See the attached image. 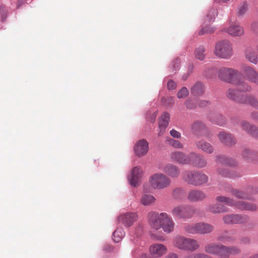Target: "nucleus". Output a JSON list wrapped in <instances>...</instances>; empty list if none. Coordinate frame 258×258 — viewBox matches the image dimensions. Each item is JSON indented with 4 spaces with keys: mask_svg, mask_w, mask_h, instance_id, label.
Wrapping results in <instances>:
<instances>
[{
    "mask_svg": "<svg viewBox=\"0 0 258 258\" xmlns=\"http://www.w3.org/2000/svg\"><path fill=\"white\" fill-rule=\"evenodd\" d=\"M207 127L202 121H194L191 125V132L196 136H203L207 132Z\"/></svg>",
    "mask_w": 258,
    "mask_h": 258,
    "instance_id": "nucleus-18",
    "label": "nucleus"
},
{
    "mask_svg": "<svg viewBox=\"0 0 258 258\" xmlns=\"http://www.w3.org/2000/svg\"><path fill=\"white\" fill-rule=\"evenodd\" d=\"M224 245L216 243H209L204 247L205 251L208 253L217 255L223 258Z\"/></svg>",
    "mask_w": 258,
    "mask_h": 258,
    "instance_id": "nucleus-10",
    "label": "nucleus"
},
{
    "mask_svg": "<svg viewBox=\"0 0 258 258\" xmlns=\"http://www.w3.org/2000/svg\"><path fill=\"white\" fill-rule=\"evenodd\" d=\"M215 28L210 26H206L202 28L199 32V35H202L205 34H211L215 32Z\"/></svg>",
    "mask_w": 258,
    "mask_h": 258,
    "instance_id": "nucleus-45",
    "label": "nucleus"
},
{
    "mask_svg": "<svg viewBox=\"0 0 258 258\" xmlns=\"http://www.w3.org/2000/svg\"><path fill=\"white\" fill-rule=\"evenodd\" d=\"M218 202L225 203L228 206H235L236 208L242 210L256 211V206L252 204L242 201L235 202V201L228 197L218 196L216 199Z\"/></svg>",
    "mask_w": 258,
    "mask_h": 258,
    "instance_id": "nucleus-4",
    "label": "nucleus"
},
{
    "mask_svg": "<svg viewBox=\"0 0 258 258\" xmlns=\"http://www.w3.org/2000/svg\"><path fill=\"white\" fill-rule=\"evenodd\" d=\"M167 142L169 145L171 146L173 148L176 149H182L183 147L182 144L177 140H175L171 138H169L167 139Z\"/></svg>",
    "mask_w": 258,
    "mask_h": 258,
    "instance_id": "nucleus-42",
    "label": "nucleus"
},
{
    "mask_svg": "<svg viewBox=\"0 0 258 258\" xmlns=\"http://www.w3.org/2000/svg\"><path fill=\"white\" fill-rule=\"evenodd\" d=\"M231 192L234 197L238 199H249L251 195L258 193V187L248 186L245 191L238 189H232Z\"/></svg>",
    "mask_w": 258,
    "mask_h": 258,
    "instance_id": "nucleus-9",
    "label": "nucleus"
},
{
    "mask_svg": "<svg viewBox=\"0 0 258 258\" xmlns=\"http://www.w3.org/2000/svg\"><path fill=\"white\" fill-rule=\"evenodd\" d=\"M223 220L227 224H240L246 222L247 217L238 214H231L224 216Z\"/></svg>",
    "mask_w": 258,
    "mask_h": 258,
    "instance_id": "nucleus-14",
    "label": "nucleus"
},
{
    "mask_svg": "<svg viewBox=\"0 0 258 258\" xmlns=\"http://www.w3.org/2000/svg\"><path fill=\"white\" fill-rule=\"evenodd\" d=\"M174 223L171 217L166 213H162V229L164 232L170 233L173 230Z\"/></svg>",
    "mask_w": 258,
    "mask_h": 258,
    "instance_id": "nucleus-19",
    "label": "nucleus"
},
{
    "mask_svg": "<svg viewBox=\"0 0 258 258\" xmlns=\"http://www.w3.org/2000/svg\"><path fill=\"white\" fill-rule=\"evenodd\" d=\"M190 153L186 155L182 152L175 151L170 154L171 159L174 162L181 164H190Z\"/></svg>",
    "mask_w": 258,
    "mask_h": 258,
    "instance_id": "nucleus-13",
    "label": "nucleus"
},
{
    "mask_svg": "<svg viewBox=\"0 0 258 258\" xmlns=\"http://www.w3.org/2000/svg\"><path fill=\"white\" fill-rule=\"evenodd\" d=\"M170 183V180L166 177L162 175V188L167 187Z\"/></svg>",
    "mask_w": 258,
    "mask_h": 258,
    "instance_id": "nucleus-54",
    "label": "nucleus"
},
{
    "mask_svg": "<svg viewBox=\"0 0 258 258\" xmlns=\"http://www.w3.org/2000/svg\"><path fill=\"white\" fill-rule=\"evenodd\" d=\"M195 212V208L189 206H177L172 210L173 215L179 218H191Z\"/></svg>",
    "mask_w": 258,
    "mask_h": 258,
    "instance_id": "nucleus-7",
    "label": "nucleus"
},
{
    "mask_svg": "<svg viewBox=\"0 0 258 258\" xmlns=\"http://www.w3.org/2000/svg\"><path fill=\"white\" fill-rule=\"evenodd\" d=\"M223 31L233 37H240L244 34L243 27L236 24H232L228 28H225Z\"/></svg>",
    "mask_w": 258,
    "mask_h": 258,
    "instance_id": "nucleus-16",
    "label": "nucleus"
},
{
    "mask_svg": "<svg viewBox=\"0 0 258 258\" xmlns=\"http://www.w3.org/2000/svg\"><path fill=\"white\" fill-rule=\"evenodd\" d=\"M198 223L195 224H187L184 225V230L188 234H198Z\"/></svg>",
    "mask_w": 258,
    "mask_h": 258,
    "instance_id": "nucleus-38",
    "label": "nucleus"
},
{
    "mask_svg": "<svg viewBox=\"0 0 258 258\" xmlns=\"http://www.w3.org/2000/svg\"><path fill=\"white\" fill-rule=\"evenodd\" d=\"M143 171L140 167L136 166L131 170L130 175L128 176V180L133 186L139 184L142 176Z\"/></svg>",
    "mask_w": 258,
    "mask_h": 258,
    "instance_id": "nucleus-11",
    "label": "nucleus"
},
{
    "mask_svg": "<svg viewBox=\"0 0 258 258\" xmlns=\"http://www.w3.org/2000/svg\"><path fill=\"white\" fill-rule=\"evenodd\" d=\"M165 172L172 177H175L179 174V170L174 165H167L164 169Z\"/></svg>",
    "mask_w": 258,
    "mask_h": 258,
    "instance_id": "nucleus-40",
    "label": "nucleus"
},
{
    "mask_svg": "<svg viewBox=\"0 0 258 258\" xmlns=\"http://www.w3.org/2000/svg\"><path fill=\"white\" fill-rule=\"evenodd\" d=\"M149 223L151 227V237L153 239L159 240L161 238L160 230L161 228V214L151 212L148 214Z\"/></svg>",
    "mask_w": 258,
    "mask_h": 258,
    "instance_id": "nucleus-1",
    "label": "nucleus"
},
{
    "mask_svg": "<svg viewBox=\"0 0 258 258\" xmlns=\"http://www.w3.org/2000/svg\"><path fill=\"white\" fill-rule=\"evenodd\" d=\"M191 93L194 95H201L204 93V86L202 83L197 82L191 89Z\"/></svg>",
    "mask_w": 258,
    "mask_h": 258,
    "instance_id": "nucleus-34",
    "label": "nucleus"
},
{
    "mask_svg": "<svg viewBox=\"0 0 258 258\" xmlns=\"http://www.w3.org/2000/svg\"><path fill=\"white\" fill-rule=\"evenodd\" d=\"M251 116L253 118L256 119L258 120V113H253L251 115Z\"/></svg>",
    "mask_w": 258,
    "mask_h": 258,
    "instance_id": "nucleus-63",
    "label": "nucleus"
},
{
    "mask_svg": "<svg viewBox=\"0 0 258 258\" xmlns=\"http://www.w3.org/2000/svg\"><path fill=\"white\" fill-rule=\"evenodd\" d=\"M238 91V89L230 88L226 91L225 95L229 99L240 103L239 101L242 98V95H239Z\"/></svg>",
    "mask_w": 258,
    "mask_h": 258,
    "instance_id": "nucleus-25",
    "label": "nucleus"
},
{
    "mask_svg": "<svg viewBox=\"0 0 258 258\" xmlns=\"http://www.w3.org/2000/svg\"><path fill=\"white\" fill-rule=\"evenodd\" d=\"M149 251L153 258L160 257L161 256V244L158 243L152 244L150 246Z\"/></svg>",
    "mask_w": 258,
    "mask_h": 258,
    "instance_id": "nucleus-31",
    "label": "nucleus"
},
{
    "mask_svg": "<svg viewBox=\"0 0 258 258\" xmlns=\"http://www.w3.org/2000/svg\"><path fill=\"white\" fill-rule=\"evenodd\" d=\"M239 101L240 104H248L258 109V99L252 95H242V98Z\"/></svg>",
    "mask_w": 258,
    "mask_h": 258,
    "instance_id": "nucleus-23",
    "label": "nucleus"
},
{
    "mask_svg": "<svg viewBox=\"0 0 258 258\" xmlns=\"http://www.w3.org/2000/svg\"><path fill=\"white\" fill-rule=\"evenodd\" d=\"M185 104L186 107L189 109H194L196 106L191 99L186 100L185 102Z\"/></svg>",
    "mask_w": 258,
    "mask_h": 258,
    "instance_id": "nucleus-53",
    "label": "nucleus"
},
{
    "mask_svg": "<svg viewBox=\"0 0 258 258\" xmlns=\"http://www.w3.org/2000/svg\"><path fill=\"white\" fill-rule=\"evenodd\" d=\"M240 241L243 244H248L250 242V239L248 237H243L241 238Z\"/></svg>",
    "mask_w": 258,
    "mask_h": 258,
    "instance_id": "nucleus-56",
    "label": "nucleus"
},
{
    "mask_svg": "<svg viewBox=\"0 0 258 258\" xmlns=\"http://www.w3.org/2000/svg\"><path fill=\"white\" fill-rule=\"evenodd\" d=\"M241 127L247 133L252 136L258 138V128L254 125H251L249 122L242 120L240 123Z\"/></svg>",
    "mask_w": 258,
    "mask_h": 258,
    "instance_id": "nucleus-22",
    "label": "nucleus"
},
{
    "mask_svg": "<svg viewBox=\"0 0 258 258\" xmlns=\"http://www.w3.org/2000/svg\"><path fill=\"white\" fill-rule=\"evenodd\" d=\"M179 63V61L178 59L175 60L174 61V67L176 70L178 67V63Z\"/></svg>",
    "mask_w": 258,
    "mask_h": 258,
    "instance_id": "nucleus-61",
    "label": "nucleus"
},
{
    "mask_svg": "<svg viewBox=\"0 0 258 258\" xmlns=\"http://www.w3.org/2000/svg\"><path fill=\"white\" fill-rule=\"evenodd\" d=\"M148 143L144 139L139 141L134 147L136 155L139 157L145 155L148 152Z\"/></svg>",
    "mask_w": 258,
    "mask_h": 258,
    "instance_id": "nucleus-17",
    "label": "nucleus"
},
{
    "mask_svg": "<svg viewBox=\"0 0 258 258\" xmlns=\"http://www.w3.org/2000/svg\"><path fill=\"white\" fill-rule=\"evenodd\" d=\"M245 55L246 58L250 62L256 64L257 62V56L254 50L251 48H247Z\"/></svg>",
    "mask_w": 258,
    "mask_h": 258,
    "instance_id": "nucleus-35",
    "label": "nucleus"
},
{
    "mask_svg": "<svg viewBox=\"0 0 258 258\" xmlns=\"http://www.w3.org/2000/svg\"><path fill=\"white\" fill-rule=\"evenodd\" d=\"M214 53L218 57L229 59L233 55L232 45L229 40H220L215 44Z\"/></svg>",
    "mask_w": 258,
    "mask_h": 258,
    "instance_id": "nucleus-2",
    "label": "nucleus"
},
{
    "mask_svg": "<svg viewBox=\"0 0 258 258\" xmlns=\"http://www.w3.org/2000/svg\"><path fill=\"white\" fill-rule=\"evenodd\" d=\"M208 210L213 213H222L228 212V208L220 204L211 205L208 207Z\"/></svg>",
    "mask_w": 258,
    "mask_h": 258,
    "instance_id": "nucleus-30",
    "label": "nucleus"
},
{
    "mask_svg": "<svg viewBox=\"0 0 258 258\" xmlns=\"http://www.w3.org/2000/svg\"><path fill=\"white\" fill-rule=\"evenodd\" d=\"M155 198L151 195L144 194L141 198V203L145 206H148L155 202Z\"/></svg>",
    "mask_w": 258,
    "mask_h": 258,
    "instance_id": "nucleus-37",
    "label": "nucleus"
},
{
    "mask_svg": "<svg viewBox=\"0 0 258 258\" xmlns=\"http://www.w3.org/2000/svg\"><path fill=\"white\" fill-rule=\"evenodd\" d=\"M198 234H205L210 233L213 230L212 225L204 222L198 223Z\"/></svg>",
    "mask_w": 258,
    "mask_h": 258,
    "instance_id": "nucleus-29",
    "label": "nucleus"
},
{
    "mask_svg": "<svg viewBox=\"0 0 258 258\" xmlns=\"http://www.w3.org/2000/svg\"><path fill=\"white\" fill-rule=\"evenodd\" d=\"M183 178L188 183L196 186L206 183L208 180V177L206 174L199 171H185Z\"/></svg>",
    "mask_w": 258,
    "mask_h": 258,
    "instance_id": "nucleus-3",
    "label": "nucleus"
},
{
    "mask_svg": "<svg viewBox=\"0 0 258 258\" xmlns=\"http://www.w3.org/2000/svg\"><path fill=\"white\" fill-rule=\"evenodd\" d=\"M213 72L214 71V69L213 68H208L205 70V75L207 77H211V75L210 74H208L207 72Z\"/></svg>",
    "mask_w": 258,
    "mask_h": 258,
    "instance_id": "nucleus-59",
    "label": "nucleus"
},
{
    "mask_svg": "<svg viewBox=\"0 0 258 258\" xmlns=\"http://www.w3.org/2000/svg\"><path fill=\"white\" fill-rule=\"evenodd\" d=\"M210 118L212 121L219 125H223L226 123L225 117L220 114H212Z\"/></svg>",
    "mask_w": 258,
    "mask_h": 258,
    "instance_id": "nucleus-36",
    "label": "nucleus"
},
{
    "mask_svg": "<svg viewBox=\"0 0 258 258\" xmlns=\"http://www.w3.org/2000/svg\"><path fill=\"white\" fill-rule=\"evenodd\" d=\"M168 104L172 103L173 102V98L172 97H170L168 99Z\"/></svg>",
    "mask_w": 258,
    "mask_h": 258,
    "instance_id": "nucleus-64",
    "label": "nucleus"
},
{
    "mask_svg": "<svg viewBox=\"0 0 258 258\" xmlns=\"http://www.w3.org/2000/svg\"><path fill=\"white\" fill-rule=\"evenodd\" d=\"M205 48L204 46H200L196 48L194 55L195 57L199 60H203L205 57Z\"/></svg>",
    "mask_w": 258,
    "mask_h": 258,
    "instance_id": "nucleus-39",
    "label": "nucleus"
},
{
    "mask_svg": "<svg viewBox=\"0 0 258 258\" xmlns=\"http://www.w3.org/2000/svg\"><path fill=\"white\" fill-rule=\"evenodd\" d=\"M193 69H194V66L192 65L189 64L188 66V68H187V69H188L187 70V73H186V75H184L182 76L183 80H185L188 78V77L192 72Z\"/></svg>",
    "mask_w": 258,
    "mask_h": 258,
    "instance_id": "nucleus-52",
    "label": "nucleus"
},
{
    "mask_svg": "<svg viewBox=\"0 0 258 258\" xmlns=\"http://www.w3.org/2000/svg\"><path fill=\"white\" fill-rule=\"evenodd\" d=\"M206 197V194L203 191L199 190H191L187 195L188 200L193 202L202 201Z\"/></svg>",
    "mask_w": 258,
    "mask_h": 258,
    "instance_id": "nucleus-21",
    "label": "nucleus"
},
{
    "mask_svg": "<svg viewBox=\"0 0 258 258\" xmlns=\"http://www.w3.org/2000/svg\"><path fill=\"white\" fill-rule=\"evenodd\" d=\"M189 92L185 87H183L177 93V97L179 99L184 98L188 96Z\"/></svg>",
    "mask_w": 258,
    "mask_h": 258,
    "instance_id": "nucleus-46",
    "label": "nucleus"
},
{
    "mask_svg": "<svg viewBox=\"0 0 258 258\" xmlns=\"http://www.w3.org/2000/svg\"><path fill=\"white\" fill-rule=\"evenodd\" d=\"M166 258H178L176 254L171 253L169 254Z\"/></svg>",
    "mask_w": 258,
    "mask_h": 258,
    "instance_id": "nucleus-60",
    "label": "nucleus"
},
{
    "mask_svg": "<svg viewBox=\"0 0 258 258\" xmlns=\"http://www.w3.org/2000/svg\"><path fill=\"white\" fill-rule=\"evenodd\" d=\"M233 84L238 86V90L240 92H249L251 90V86L244 81L241 80L240 79H236V83Z\"/></svg>",
    "mask_w": 258,
    "mask_h": 258,
    "instance_id": "nucleus-32",
    "label": "nucleus"
},
{
    "mask_svg": "<svg viewBox=\"0 0 258 258\" xmlns=\"http://www.w3.org/2000/svg\"><path fill=\"white\" fill-rule=\"evenodd\" d=\"M170 120V115L168 113H164L162 114V127H166Z\"/></svg>",
    "mask_w": 258,
    "mask_h": 258,
    "instance_id": "nucleus-48",
    "label": "nucleus"
},
{
    "mask_svg": "<svg viewBox=\"0 0 258 258\" xmlns=\"http://www.w3.org/2000/svg\"><path fill=\"white\" fill-rule=\"evenodd\" d=\"M149 182L151 187L154 189L161 188V174L155 173L150 178Z\"/></svg>",
    "mask_w": 258,
    "mask_h": 258,
    "instance_id": "nucleus-26",
    "label": "nucleus"
},
{
    "mask_svg": "<svg viewBox=\"0 0 258 258\" xmlns=\"http://www.w3.org/2000/svg\"><path fill=\"white\" fill-rule=\"evenodd\" d=\"M138 217L136 213H127L119 216L118 221L125 227H129L137 220Z\"/></svg>",
    "mask_w": 258,
    "mask_h": 258,
    "instance_id": "nucleus-12",
    "label": "nucleus"
},
{
    "mask_svg": "<svg viewBox=\"0 0 258 258\" xmlns=\"http://www.w3.org/2000/svg\"><path fill=\"white\" fill-rule=\"evenodd\" d=\"M196 147L205 152L208 154H211L214 151L213 146L208 142L204 140H201L197 142L196 143Z\"/></svg>",
    "mask_w": 258,
    "mask_h": 258,
    "instance_id": "nucleus-27",
    "label": "nucleus"
},
{
    "mask_svg": "<svg viewBox=\"0 0 258 258\" xmlns=\"http://www.w3.org/2000/svg\"><path fill=\"white\" fill-rule=\"evenodd\" d=\"M218 137L222 144L227 146H232L236 143L235 139L232 135L224 132L219 133Z\"/></svg>",
    "mask_w": 258,
    "mask_h": 258,
    "instance_id": "nucleus-20",
    "label": "nucleus"
},
{
    "mask_svg": "<svg viewBox=\"0 0 258 258\" xmlns=\"http://www.w3.org/2000/svg\"><path fill=\"white\" fill-rule=\"evenodd\" d=\"M184 258H213L212 256L201 253H192L185 256Z\"/></svg>",
    "mask_w": 258,
    "mask_h": 258,
    "instance_id": "nucleus-47",
    "label": "nucleus"
},
{
    "mask_svg": "<svg viewBox=\"0 0 258 258\" xmlns=\"http://www.w3.org/2000/svg\"><path fill=\"white\" fill-rule=\"evenodd\" d=\"M241 71L247 81L258 85V72L253 68L244 64L242 66Z\"/></svg>",
    "mask_w": 258,
    "mask_h": 258,
    "instance_id": "nucleus-8",
    "label": "nucleus"
},
{
    "mask_svg": "<svg viewBox=\"0 0 258 258\" xmlns=\"http://www.w3.org/2000/svg\"><path fill=\"white\" fill-rule=\"evenodd\" d=\"M219 78L223 82L233 84L239 76V72L233 68L221 67L218 72Z\"/></svg>",
    "mask_w": 258,
    "mask_h": 258,
    "instance_id": "nucleus-6",
    "label": "nucleus"
},
{
    "mask_svg": "<svg viewBox=\"0 0 258 258\" xmlns=\"http://www.w3.org/2000/svg\"><path fill=\"white\" fill-rule=\"evenodd\" d=\"M184 194L183 189L180 188H176L173 192L174 197L176 199L180 198Z\"/></svg>",
    "mask_w": 258,
    "mask_h": 258,
    "instance_id": "nucleus-49",
    "label": "nucleus"
},
{
    "mask_svg": "<svg viewBox=\"0 0 258 258\" xmlns=\"http://www.w3.org/2000/svg\"><path fill=\"white\" fill-rule=\"evenodd\" d=\"M167 87L168 90H172L176 88V84L173 80H170L167 82Z\"/></svg>",
    "mask_w": 258,
    "mask_h": 258,
    "instance_id": "nucleus-50",
    "label": "nucleus"
},
{
    "mask_svg": "<svg viewBox=\"0 0 258 258\" xmlns=\"http://www.w3.org/2000/svg\"><path fill=\"white\" fill-rule=\"evenodd\" d=\"M199 247L200 244L197 240L193 238H188L185 250L194 252L197 250Z\"/></svg>",
    "mask_w": 258,
    "mask_h": 258,
    "instance_id": "nucleus-33",
    "label": "nucleus"
},
{
    "mask_svg": "<svg viewBox=\"0 0 258 258\" xmlns=\"http://www.w3.org/2000/svg\"><path fill=\"white\" fill-rule=\"evenodd\" d=\"M209 102L206 100H201L199 103V106L201 107H205L209 105Z\"/></svg>",
    "mask_w": 258,
    "mask_h": 258,
    "instance_id": "nucleus-58",
    "label": "nucleus"
},
{
    "mask_svg": "<svg viewBox=\"0 0 258 258\" xmlns=\"http://www.w3.org/2000/svg\"><path fill=\"white\" fill-rule=\"evenodd\" d=\"M218 173L224 177H233V175L229 172V170L226 168L227 166H235L236 162L235 160L227 158L223 156H217L216 160Z\"/></svg>",
    "mask_w": 258,
    "mask_h": 258,
    "instance_id": "nucleus-5",
    "label": "nucleus"
},
{
    "mask_svg": "<svg viewBox=\"0 0 258 258\" xmlns=\"http://www.w3.org/2000/svg\"><path fill=\"white\" fill-rule=\"evenodd\" d=\"M139 258H153L152 256H149L146 254H142Z\"/></svg>",
    "mask_w": 258,
    "mask_h": 258,
    "instance_id": "nucleus-62",
    "label": "nucleus"
},
{
    "mask_svg": "<svg viewBox=\"0 0 258 258\" xmlns=\"http://www.w3.org/2000/svg\"><path fill=\"white\" fill-rule=\"evenodd\" d=\"M240 251V249L237 246H227L224 245L223 258H228L230 255H237Z\"/></svg>",
    "mask_w": 258,
    "mask_h": 258,
    "instance_id": "nucleus-24",
    "label": "nucleus"
},
{
    "mask_svg": "<svg viewBox=\"0 0 258 258\" xmlns=\"http://www.w3.org/2000/svg\"><path fill=\"white\" fill-rule=\"evenodd\" d=\"M170 134L174 138L179 139L181 137V134L174 129L170 131Z\"/></svg>",
    "mask_w": 258,
    "mask_h": 258,
    "instance_id": "nucleus-51",
    "label": "nucleus"
},
{
    "mask_svg": "<svg viewBox=\"0 0 258 258\" xmlns=\"http://www.w3.org/2000/svg\"><path fill=\"white\" fill-rule=\"evenodd\" d=\"M124 236V232L121 229L116 230L113 233V239L114 242H118Z\"/></svg>",
    "mask_w": 258,
    "mask_h": 258,
    "instance_id": "nucleus-41",
    "label": "nucleus"
},
{
    "mask_svg": "<svg viewBox=\"0 0 258 258\" xmlns=\"http://www.w3.org/2000/svg\"><path fill=\"white\" fill-rule=\"evenodd\" d=\"M248 10V5L246 3H243L238 8L237 15L238 17L243 16Z\"/></svg>",
    "mask_w": 258,
    "mask_h": 258,
    "instance_id": "nucleus-43",
    "label": "nucleus"
},
{
    "mask_svg": "<svg viewBox=\"0 0 258 258\" xmlns=\"http://www.w3.org/2000/svg\"><path fill=\"white\" fill-rule=\"evenodd\" d=\"M218 240L223 242L232 243L235 241V238L226 233L218 236Z\"/></svg>",
    "mask_w": 258,
    "mask_h": 258,
    "instance_id": "nucleus-44",
    "label": "nucleus"
},
{
    "mask_svg": "<svg viewBox=\"0 0 258 258\" xmlns=\"http://www.w3.org/2000/svg\"><path fill=\"white\" fill-rule=\"evenodd\" d=\"M216 14L215 10H212L210 12L208 16L211 14V17L210 18V21H213V20L215 19V14Z\"/></svg>",
    "mask_w": 258,
    "mask_h": 258,
    "instance_id": "nucleus-57",
    "label": "nucleus"
},
{
    "mask_svg": "<svg viewBox=\"0 0 258 258\" xmlns=\"http://www.w3.org/2000/svg\"><path fill=\"white\" fill-rule=\"evenodd\" d=\"M251 154V153L250 151V150L246 149L243 152L242 155L244 158H245L246 159H248L249 158Z\"/></svg>",
    "mask_w": 258,
    "mask_h": 258,
    "instance_id": "nucleus-55",
    "label": "nucleus"
},
{
    "mask_svg": "<svg viewBox=\"0 0 258 258\" xmlns=\"http://www.w3.org/2000/svg\"><path fill=\"white\" fill-rule=\"evenodd\" d=\"M188 238L183 236H176L173 240V245L177 248L185 250L186 244H187Z\"/></svg>",
    "mask_w": 258,
    "mask_h": 258,
    "instance_id": "nucleus-28",
    "label": "nucleus"
},
{
    "mask_svg": "<svg viewBox=\"0 0 258 258\" xmlns=\"http://www.w3.org/2000/svg\"><path fill=\"white\" fill-rule=\"evenodd\" d=\"M190 164L198 168H203L207 165V160L204 157L195 152L190 153Z\"/></svg>",
    "mask_w": 258,
    "mask_h": 258,
    "instance_id": "nucleus-15",
    "label": "nucleus"
}]
</instances>
